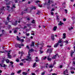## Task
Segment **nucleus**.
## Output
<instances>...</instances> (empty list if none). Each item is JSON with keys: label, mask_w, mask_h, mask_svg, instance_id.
<instances>
[{"label": "nucleus", "mask_w": 75, "mask_h": 75, "mask_svg": "<svg viewBox=\"0 0 75 75\" xmlns=\"http://www.w3.org/2000/svg\"><path fill=\"white\" fill-rule=\"evenodd\" d=\"M73 28H74L73 27H71V28H69V30H72V29H73Z\"/></svg>", "instance_id": "obj_32"}, {"label": "nucleus", "mask_w": 75, "mask_h": 75, "mask_svg": "<svg viewBox=\"0 0 75 75\" xmlns=\"http://www.w3.org/2000/svg\"><path fill=\"white\" fill-rule=\"evenodd\" d=\"M54 65H52V64H51L49 66V68H51L54 67Z\"/></svg>", "instance_id": "obj_6"}, {"label": "nucleus", "mask_w": 75, "mask_h": 75, "mask_svg": "<svg viewBox=\"0 0 75 75\" xmlns=\"http://www.w3.org/2000/svg\"><path fill=\"white\" fill-rule=\"evenodd\" d=\"M40 11H38V13H36L37 14H38V15H40Z\"/></svg>", "instance_id": "obj_25"}, {"label": "nucleus", "mask_w": 75, "mask_h": 75, "mask_svg": "<svg viewBox=\"0 0 75 75\" xmlns=\"http://www.w3.org/2000/svg\"><path fill=\"white\" fill-rule=\"evenodd\" d=\"M2 8H1V10H3V9H4V6H3L2 7Z\"/></svg>", "instance_id": "obj_38"}, {"label": "nucleus", "mask_w": 75, "mask_h": 75, "mask_svg": "<svg viewBox=\"0 0 75 75\" xmlns=\"http://www.w3.org/2000/svg\"><path fill=\"white\" fill-rule=\"evenodd\" d=\"M14 75V73H13L11 74V75Z\"/></svg>", "instance_id": "obj_64"}, {"label": "nucleus", "mask_w": 75, "mask_h": 75, "mask_svg": "<svg viewBox=\"0 0 75 75\" xmlns=\"http://www.w3.org/2000/svg\"><path fill=\"white\" fill-rule=\"evenodd\" d=\"M23 75H26L27 74V73L25 72H23L22 73Z\"/></svg>", "instance_id": "obj_22"}, {"label": "nucleus", "mask_w": 75, "mask_h": 75, "mask_svg": "<svg viewBox=\"0 0 75 75\" xmlns=\"http://www.w3.org/2000/svg\"><path fill=\"white\" fill-rule=\"evenodd\" d=\"M72 69H73L74 70H75V68H74L73 67H72L71 69V70H72Z\"/></svg>", "instance_id": "obj_47"}, {"label": "nucleus", "mask_w": 75, "mask_h": 75, "mask_svg": "<svg viewBox=\"0 0 75 75\" xmlns=\"http://www.w3.org/2000/svg\"><path fill=\"white\" fill-rule=\"evenodd\" d=\"M22 46H24V45L23 44H19V48H21Z\"/></svg>", "instance_id": "obj_19"}, {"label": "nucleus", "mask_w": 75, "mask_h": 75, "mask_svg": "<svg viewBox=\"0 0 75 75\" xmlns=\"http://www.w3.org/2000/svg\"><path fill=\"white\" fill-rule=\"evenodd\" d=\"M28 10V8H26L25 10H24V11H27V10Z\"/></svg>", "instance_id": "obj_50"}, {"label": "nucleus", "mask_w": 75, "mask_h": 75, "mask_svg": "<svg viewBox=\"0 0 75 75\" xmlns=\"http://www.w3.org/2000/svg\"><path fill=\"white\" fill-rule=\"evenodd\" d=\"M20 65H21V66H23V63H21L20 64Z\"/></svg>", "instance_id": "obj_39"}, {"label": "nucleus", "mask_w": 75, "mask_h": 75, "mask_svg": "<svg viewBox=\"0 0 75 75\" xmlns=\"http://www.w3.org/2000/svg\"><path fill=\"white\" fill-rule=\"evenodd\" d=\"M31 47H34V42L32 41V44L30 45Z\"/></svg>", "instance_id": "obj_13"}, {"label": "nucleus", "mask_w": 75, "mask_h": 75, "mask_svg": "<svg viewBox=\"0 0 75 75\" xmlns=\"http://www.w3.org/2000/svg\"><path fill=\"white\" fill-rule=\"evenodd\" d=\"M50 14L52 16H53V15H54V12H51Z\"/></svg>", "instance_id": "obj_37"}, {"label": "nucleus", "mask_w": 75, "mask_h": 75, "mask_svg": "<svg viewBox=\"0 0 75 75\" xmlns=\"http://www.w3.org/2000/svg\"><path fill=\"white\" fill-rule=\"evenodd\" d=\"M21 70H19L17 72V74H20V73H21Z\"/></svg>", "instance_id": "obj_33"}, {"label": "nucleus", "mask_w": 75, "mask_h": 75, "mask_svg": "<svg viewBox=\"0 0 75 75\" xmlns=\"http://www.w3.org/2000/svg\"><path fill=\"white\" fill-rule=\"evenodd\" d=\"M73 63L74 65H75V62L74 61L73 62Z\"/></svg>", "instance_id": "obj_62"}, {"label": "nucleus", "mask_w": 75, "mask_h": 75, "mask_svg": "<svg viewBox=\"0 0 75 75\" xmlns=\"http://www.w3.org/2000/svg\"><path fill=\"white\" fill-rule=\"evenodd\" d=\"M8 58H9V59H11V55H7Z\"/></svg>", "instance_id": "obj_17"}, {"label": "nucleus", "mask_w": 75, "mask_h": 75, "mask_svg": "<svg viewBox=\"0 0 75 75\" xmlns=\"http://www.w3.org/2000/svg\"><path fill=\"white\" fill-rule=\"evenodd\" d=\"M16 62H19V59H16Z\"/></svg>", "instance_id": "obj_54"}, {"label": "nucleus", "mask_w": 75, "mask_h": 75, "mask_svg": "<svg viewBox=\"0 0 75 75\" xmlns=\"http://www.w3.org/2000/svg\"><path fill=\"white\" fill-rule=\"evenodd\" d=\"M43 59L44 60H45V59H46L47 58V57L46 56H45V57H43Z\"/></svg>", "instance_id": "obj_30"}, {"label": "nucleus", "mask_w": 75, "mask_h": 75, "mask_svg": "<svg viewBox=\"0 0 75 75\" xmlns=\"http://www.w3.org/2000/svg\"><path fill=\"white\" fill-rule=\"evenodd\" d=\"M20 44H16L15 45V47H16V48H18V47H19V48H20Z\"/></svg>", "instance_id": "obj_7"}, {"label": "nucleus", "mask_w": 75, "mask_h": 75, "mask_svg": "<svg viewBox=\"0 0 75 75\" xmlns=\"http://www.w3.org/2000/svg\"><path fill=\"white\" fill-rule=\"evenodd\" d=\"M26 25L28 27H29L30 25H30V24H27Z\"/></svg>", "instance_id": "obj_55"}, {"label": "nucleus", "mask_w": 75, "mask_h": 75, "mask_svg": "<svg viewBox=\"0 0 75 75\" xmlns=\"http://www.w3.org/2000/svg\"><path fill=\"white\" fill-rule=\"evenodd\" d=\"M39 2H40V1H36V3H37V4L38 3H39Z\"/></svg>", "instance_id": "obj_53"}, {"label": "nucleus", "mask_w": 75, "mask_h": 75, "mask_svg": "<svg viewBox=\"0 0 75 75\" xmlns=\"http://www.w3.org/2000/svg\"><path fill=\"white\" fill-rule=\"evenodd\" d=\"M48 64H46V68H48Z\"/></svg>", "instance_id": "obj_45"}, {"label": "nucleus", "mask_w": 75, "mask_h": 75, "mask_svg": "<svg viewBox=\"0 0 75 75\" xmlns=\"http://www.w3.org/2000/svg\"><path fill=\"white\" fill-rule=\"evenodd\" d=\"M73 55V53L71 52V54H70V55H71V57H72V55Z\"/></svg>", "instance_id": "obj_56"}, {"label": "nucleus", "mask_w": 75, "mask_h": 75, "mask_svg": "<svg viewBox=\"0 0 75 75\" xmlns=\"http://www.w3.org/2000/svg\"><path fill=\"white\" fill-rule=\"evenodd\" d=\"M12 25H16L17 24V23H16L15 22H13L12 23Z\"/></svg>", "instance_id": "obj_16"}, {"label": "nucleus", "mask_w": 75, "mask_h": 75, "mask_svg": "<svg viewBox=\"0 0 75 75\" xmlns=\"http://www.w3.org/2000/svg\"><path fill=\"white\" fill-rule=\"evenodd\" d=\"M71 74H74V71H71Z\"/></svg>", "instance_id": "obj_60"}, {"label": "nucleus", "mask_w": 75, "mask_h": 75, "mask_svg": "<svg viewBox=\"0 0 75 75\" xmlns=\"http://www.w3.org/2000/svg\"><path fill=\"white\" fill-rule=\"evenodd\" d=\"M56 16L57 17V20H59V16H58V15H57Z\"/></svg>", "instance_id": "obj_35"}, {"label": "nucleus", "mask_w": 75, "mask_h": 75, "mask_svg": "<svg viewBox=\"0 0 75 75\" xmlns=\"http://www.w3.org/2000/svg\"><path fill=\"white\" fill-rule=\"evenodd\" d=\"M52 48H49L47 50V52H49V53H51L52 51Z\"/></svg>", "instance_id": "obj_3"}, {"label": "nucleus", "mask_w": 75, "mask_h": 75, "mask_svg": "<svg viewBox=\"0 0 75 75\" xmlns=\"http://www.w3.org/2000/svg\"><path fill=\"white\" fill-rule=\"evenodd\" d=\"M0 66H1V67H4L5 69H6V67H7V65H6L5 64H0Z\"/></svg>", "instance_id": "obj_4"}, {"label": "nucleus", "mask_w": 75, "mask_h": 75, "mask_svg": "<svg viewBox=\"0 0 75 75\" xmlns=\"http://www.w3.org/2000/svg\"><path fill=\"white\" fill-rule=\"evenodd\" d=\"M36 65V63H35L33 65V67L34 68L35 67V65Z\"/></svg>", "instance_id": "obj_28"}, {"label": "nucleus", "mask_w": 75, "mask_h": 75, "mask_svg": "<svg viewBox=\"0 0 75 75\" xmlns=\"http://www.w3.org/2000/svg\"><path fill=\"white\" fill-rule=\"evenodd\" d=\"M44 45V43L41 44V46L42 47H43V45Z\"/></svg>", "instance_id": "obj_49"}, {"label": "nucleus", "mask_w": 75, "mask_h": 75, "mask_svg": "<svg viewBox=\"0 0 75 75\" xmlns=\"http://www.w3.org/2000/svg\"><path fill=\"white\" fill-rule=\"evenodd\" d=\"M24 39H21V40H20V41H21V42H24Z\"/></svg>", "instance_id": "obj_31"}, {"label": "nucleus", "mask_w": 75, "mask_h": 75, "mask_svg": "<svg viewBox=\"0 0 75 75\" xmlns=\"http://www.w3.org/2000/svg\"><path fill=\"white\" fill-rule=\"evenodd\" d=\"M6 63H9L10 62V60L8 59H6L5 60Z\"/></svg>", "instance_id": "obj_20"}, {"label": "nucleus", "mask_w": 75, "mask_h": 75, "mask_svg": "<svg viewBox=\"0 0 75 75\" xmlns=\"http://www.w3.org/2000/svg\"><path fill=\"white\" fill-rule=\"evenodd\" d=\"M35 58L36 59H35V61L36 62H39V61H40V60L38 59V57H36Z\"/></svg>", "instance_id": "obj_8"}, {"label": "nucleus", "mask_w": 75, "mask_h": 75, "mask_svg": "<svg viewBox=\"0 0 75 75\" xmlns=\"http://www.w3.org/2000/svg\"><path fill=\"white\" fill-rule=\"evenodd\" d=\"M60 44H60V47H62V46H63V42L62 41V42L60 43Z\"/></svg>", "instance_id": "obj_24"}, {"label": "nucleus", "mask_w": 75, "mask_h": 75, "mask_svg": "<svg viewBox=\"0 0 75 75\" xmlns=\"http://www.w3.org/2000/svg\"><path fill=\"white\" fill-rule=\"evenodd\" d=\"M62 24L64 25V24L63 23H62V22L61 21H60L59 23L58 24V25H62Z\"/></svg>", "instance_id": "obj_12"}, {"label": "nucleus", "mask_w": 75, "mask_h": 75, "mask_svg": "<svg viewBox=\"0 0 75 75\" xmlns=\"http://www.w3.org/2000/svg\"><path fill=\"white\" fill-rule=\"evenodd\" d=\"M58 55V54H56L53 57H52V59H55L56 57L57 56V55Z\"/></svg>", "instance_id": "obj_10"}, {"label": "nucleus", "mask_w": 75, "mask_h": 75, "mask_svg": "<svg viewBox=\"0 0 75 75\" xmlns=\"http://www.w3.org/2000/svg\"><path fill=\"white\" fill-rule=\"evenodd\" d=\"M31 23H33V24H35V20H33V21H32L31 22Z\"/></svg>", "instance_id": "obj_26"}, {"label": "nucleus", "mask_w": 75, "mask_h": 75, "mask_svg": "<svg viewBox=\"0 0 75 75\" xmlns=\"http://www.w3.org/2000/svg\"><path fill=\"white\" fill-rule=\"evenodd\" d=\"M7 19L8 20V22H10L9 20H10V18H9V16H8L7 18Z\"/></svg>", "instance_id": "obj_29"}, {"label": "nucleus", "mask_w": 75, "mask_h": 75, "mask_svg": "<svg viewBox=\"0 0 75 75\" xmlns=\"http://www.w3.org/2000/svg\"><path fill=\"white\" fill-rule=\"evenodd\" d=\"M59 43H62V41L61 40H60L56 44H55L54 45V48H57L58 47V45H59Z\"/></svg>", "instance_id": "obj_2"}, {"label": "nucleus", "mask_w": 75, "mask_h": 75, "mask_svg": "<svg viewBox=\"0 0 75 75\" xmlns=\"http://www.w3.org/2000/svg\"><path fill=\"white\" fill-rule=\"evenodd\" d=\"M16 37H17V40L18 41H20V40H21V39H20V38H18V36H17Z\"/></svg>", "instance_id": "obj_18"}, {"label": "nucleus", "mask_w": 75, "mask_h": 75, "mask_svg": "<svg viewBox=\"0 0 75 75\" xmlns=\"http://www.w3.org/2000/svg\"><path fill=\"white\" fill-rule=\"evenodd\" d=\"M65 11L66 12V13H67V11H68V10L67 9H65Z\"/></svg>", "instance_id": "obj_51"}, {"label": "nucleus", "mask_w": 75, "mask_h": 75, "mask_svg": "<svg viewBox=\"0 0 75 75\" xmlns=\"http://www.w3.org/2000/svg\"><path fill=\"white\" fill-rule=\"evenodd\" d=\"M6 7H7V8H8L7 9V10H9V8H10V7L9 6H6Z\"/></svg>", "instance_id": "obj_27"}, {"label": "nucleus", "mask_w": 75, "mask_h": 75, "mask_svg": "<svg viewBox=\"0 0 75 75\" xmlns=\"http://www.w3.org/2000/svg\"><path fill=\"white\" fill-rule=\"evenodd\" d=\"M32 9H34V10H35V9H36V7H34L32 8Z\"/></svg>", "instance_id": "obj_44"}, {"label": "nucleus", "mask_w": 75, "mask_h": 75, "mask_svg": "<svg viewBox=\"0 0 75 75\" xmlns=\"http://www.w3.org/2000/svg\"><path fill=\"white\" fill-rule=\"evenodd\" d=\"M63 38L65 39V38H66V34L65 33H64L63 34Z\"/></svg>", "instance_id": "obj_21"}, {"label": "nucleus", "mask_w": 75, "mask_h": 75, "mask_svg": "<svg viewBox=\"0 0 75 75\" xmlns=\"http://www.w3.org/2000/svg\"><path fill=\"white\" fill-rule=\"evenodd\" d=\"M57 26H54L53 29V31H55L56 30H57Z\"/></svg>", "instance_id": "obj_15"}, {"label": "nucleus", "mask_w": 75, "mask_h": 75, "mask_svg": "<svg viewBox=\"0 0 75 75\" xmlns=\"http://www.w3.org/2000/svg\"><path fill=\"white\" fill-rule=\"evenodd\" d=\"M66 43H67V44H68V40H66Z\"/></svg>", "instance_id": "obj_61"}, {"label": "nucleus", "mask_w": 75, "mask_h": 75, "mask_svg": "<svg viewBox=\"0 0 75 75\" xmlns=\"http://www.w3.org/2000/svg\"><path fill=\"white\" fill-rule=\"evenodd\" d=\"M4 60H2V63H4Z\"/></svg>", "instance_id": "obj_57"}, {"label": "nucleus", "mask_w": 75, "mask_h": 75, "mask_svg": "<svg viewBox=\"0 0 75 75\" xmlns=\"http://www.w3.org/2000/svg\"><path fill=\"white\" fill-rule=\"evenodd\" d=\"M52 75H57V74H56L54 73H52Z\"/></svg>", "instance_id": "obj_59"}, {"label": "nucleus", "mask_w": 75, "mask_h": 75, "mask_svg": "<svg viewBox=\"0 0 75 75\" xmlns=\"http://www.w3.org/2000/svg\"><path fill=\"white\" fill-rule=\"evenodd\" d=\"M15 30L14 31V33H16L17 32V30H15Z\"/></svg>", "instance_id": "obj_36"}, {"label": "nucleus", "mask_w": 75, "mask_h": 75, "mask_svg": "<svg viewBox=\"0 0 75 75\" xmlns=\"http://www.w3.org/2000/svg\"><path fill=\"white\" fill-rule=\"evenodd\" d=\"M40 54H42V53H43V51H41V50H40Z\"/></svg>", "instance_id": "obj_43"}, {"label": "nucleus", "mask_w": 75, "mask_h": 75, "mask_svg": "<svg viewBox=\"0 0 75 75\" xmlns=\"http://www.w3.org/2000/svg\"><path fill=\"white\" fill-rule=\"evenodd\" d=\"M15 3H18V1H17V0H14Z\"/></svg>", "instance_id": "obj_41"}, {"label": "nucleus", "mask_w": 75, "mask_h": 75, "mask_svg": "<svg viewBox=\"0 0 75 75\" xmlns=\"http://www.w3.org/2000/svg\"><path fill=\"white\" fill-rule=\"evenodd\" d=\"M32 75H35V73H32Z\"/></svg>", "instance_id": "obj_63"}, {"label": "nucleus", "mask_w": 75, "mask_h": 75, "mask_svg": "<svg viewBox=\"0 0 75 75\" xmlns=\"http://www.w3.org/2000/svg\"><path fill=\"white\" fill-rule=\"evenodd\" d=\"M26 48H28V49H29L30 48L29 47L28 45L26 46Z\"/></svg>", "instance_id": "obj_58"}, {"label": "nucleus", "mask_w": 75, "mask_h": 75, "mask_svg": "<svg viewBox=\"0 0 75 75\" xmlns=\"http://www.w3.org/2000/svg\"><path fill=\"white\" fill-rule=\"evenodd\" d=\"M15 4H12V7L11 8V10L14 9V8H16V7L15 6Z\"/></svg>", "instance_id": "obj_5"}, {"label": "nucleus", "mask_w": 75, "mask_h": 75, "mask_svg": "<svg viewBox=\"0 0 75 75\" xmlns=\"http://www.w3.org/2000/svg\"><path fill=\"white\" fill-rule=\"evenodd\" d=\"M51 38L53 41H54V40H55V38H54V35H52L51 36Z\"/></svg>", "instance_id": "obj_11"}, {"label": "nucleus", "mask_w": 75, "mask_h": 75, "mask_svg": "<svg viewBox=\"0 0 75 75\" xmlns=\"http://www.w3.org/2000/svg\"><path fill=\"white\" fill-rule=\"evenodd\" d=\"M47 47H48V48H51V46L47 45Z\"/></svg>", "instance_id": "obj_40"}, {"label": "nucleus", "mask_w": 75, "mask_h": 75, "mask_svg": "<svg viewBox=\"0 0 75 75\" xmlns=\"http://www.w3.org/2000/svg\"><path fill=\"white\" fill-rule=\"evenodd\" d=\"M47 60H48L49 61H51V59L50 58V56H48L47 57Z\"/></svg>", "instance_id": "obj_9"}, {"label": "nucleus", "mask_w": 75, "mask_h": 75, "mask_svg": "<svg viewBox=\"0 0 75 75\" xmlns=\"http://www.w3.org/2000/svg\"><path fill=\"white\" fill-rule=\"evenodd\" d=\"M2 59L3 60H4V61H6V58L5 57L3 58Z\"/></svg>", "instance_id": "obj_52"}, {"label": "nucleus", "mask_w": 75, "mask_h": 75, "mask_svg": "<svg viewBox=\"0 0 75 75\" xmlns=\"http://www.w3.org/2000/svg\"><path fill=\"white\" fill-rule=\"evenodd\" d=\"M10 63L11 64H12V65H13V64L14 63V62H13L11 61V62H10Z\"/></svg>", "instance_id": "obj_48"}, {"label": "nucleus", "mask_w": 75, "mask_h": 75, "mask_svg": "<svg viewBox=\"0 0 75 75\" xmlns=\"http://www.w3.org/2000/svg\"><path fill=\"white\" fill-rule=\"evenodd\" d=\"M67 72H68V70L67 69L65 71H64V74L65 75L66 73H67Z\"/></svg>", "instance_id": "obj_23"}, {"label": "nucleus", "mask_w": 75, "mask_h": 75, "mask_svg": "<svg viewBox=\"0 0 75 75\" xmlns=\"http://www.w3.org/2000/svg\"><path fill=\"white\" fill-rule=\"evenodd\" d=\"M54 3V2L52 1H50V0H49L48 2V3H49V4H51V3Z\"/></svg>", "instance_id": "obj_14"}, {"label": "nucleus", "mask_w": 75, "mask_h": 75, "mask_svg": "<svg viewBox=\"0 0 75 75\" xmlns=\"http://www.w3.org/2000/svg\"><path fill=\"white\" fill-rule=\"evenodd\" d=\"M6 5H10V2H9L8 3H6Z\"/></svg>", "instance_id": "obj_42"}, {"label": "nucleus", "mask_w": 75, "mask_h": 75, "mask_svg": "<svg viewBox=\"0 0 75 75\" xmlns=\"http://www.w3.org/2000/svg\"><path fill=\"white\" fill-rule=\"evenodd\" d=\"M19 54H23V52L22 51L21 52H20V51H19Z\"/></svg>", "instance_id": "obj_34"}, {"label": "nucleus", "mask_w": 75, "mask_h": 75, "mask_svg": "<svg viewBox=\"0 0 75 75\" xmlns=\"http://www.w3.org/2000/svg\"><path fill=\"white\" fill-rule=\"evenodd\" d=\"M44 74H45V72H43L42 73V74L41 75H44Z\"/></svg>", "instance_id": "obj_46"}, {"label": "nucleus", "mask_w": 75, "mask_h": 75, "mask_svg": "<svg viewBox=\"0 0 75 75\" xmlns=\"http://www.w3.org/2000/svg\"><path fill=\"white\" fill-rule=\"evenodd\" d=\"M34 51V50L33 49H31L30 50H29V51L28 52V56L27 57L29 59H31V57H30V56L31 55V54H30V53H31V52H33Z\"/></svg>", "instance_id": "obj_1"}]
</instances>
